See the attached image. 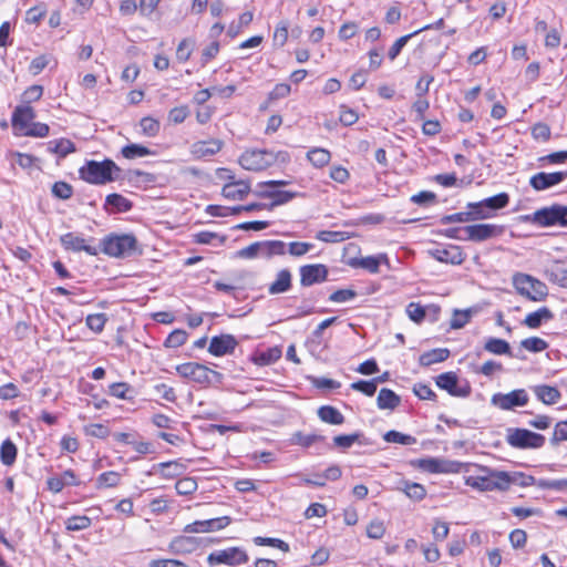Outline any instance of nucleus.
Returning <instances> with one entry per match:
<instances>
[{"label": "nucleus", "mask_w": 567, "mask_h": 567, "mask_svg": "<svg viewBox=\"0 0 567 567\" xmlns=\"http://www.w3.org/2000/svg\"><path fill=\"white\" fill-rule=\"evenodd\" d=\"M121 168L112 161H87L79 169L80 177L93 185H105L118 178Z\"/></svg>", "instance_id": "f257e3e1"}, {"label": "nucleus", "mask_w": 567, "mask_h": 567, "mask_svg": "<svg viewBox=\"0 0 567 567\" xmlns=\"http://www.w3.org/2000/svg\"><path fill=\"white\" fill-rule=\"evenodd\" d=\"M102 251L111 257L126 258L137 251V240L132 234H111L101 241Z\"/></svg>", "instance_id": "f03ea898"}, {"label": "nucleus", "mask_w": 567, "mask_h": 567, "mask_svg": "<svg viewBox=\"0 0 567 567\" xmlns=\"http://www.w3.org/2000/svg\"><path fill=\"white\" fill-rule=\"evenodd\" d=\"M481 475L465 477V485L480 492H505L504 471L481 467Z\"/></svg>", "instance_id": "7ed1b4c3"}, {"label": "nucleus", "mask_w": 567, "mask_h": 567, "mask_svg": "<svg viewBox=\"0 0 567 567\" xmlns=\"http://www.w3.org/2000/svg\"><path fill=\"white\" fill-rule=\"evenodd\" d=\"M506 442L514 449L536 450L545 445L544 435L520 427H509L506 430Z\"/></svg>", "instance_id": "20e7f679"}, {"label": "nucleus", "mask_w": 567, "mask_h": 567, "mask_svg": "<svg viewBox=\"0 0 567 567\" xmlns=\"http://www.w3.org/2000/svg\"><path fill=\"white\" fill-rule=\"evenodd\" d=\"M177 373L185 379L192 380L198 384L207 385L212 383V378L217 381L223 379L221 373L210 370L197 362H186L176 367Z\"/></svg>", "instance_id": "39448f33"}, {"label": "nucleus", "mask_w": 567, "mask_h": 567, "mask_svg": "<svg viewBox=\"0 0 567 567\" xmlns=\"http://www.w3.org/2000/svg\"><path fill=\"white\" fill-rule=\"evenodd\" d=\"M513 284L522 296L534 301L543 300L548 293L545 284L526 274H516Z\"/></svg>", "instance_id": "423d86ee"}, {"label": "nucleus", "mask_w": 567, "mask_h": 567, "mask_svg": "<svg viewBox=\"0 0 567 567\" xmlns=\"http://www.w3.org/2000/svg\"><path fill=\"white\" fill-rule=\"evenodd\" d=\"M505 233V226L496 224H473L462 227L463 240L482 243L497 238Z\"/></svg>", "instance_id": "0eeeda50"}, {"label": "nucleus", "mask_w": 567, "mask_h": 567, "mask_svg": "<svg viewBox=\"0 0 567 567\" xmlns=\"http://www.w3.org/2000/svg\"><path fill=\"white\" fill-rule=\"evenodd\" d=\"M534 223L543 227L548 226H567V206L554 204L549 207H544L534 213Z\"/></svg>", "instance_id": "6e6552de"}, {"label": "nucleus", "mask_w": 567, "mask_h": 567, "mask_svg": "<svg viewBox=\"0 0 567 567\" xmlns=\"http://www.w3.org/2000/svg\"><path fill=\"white\" fill-rule=\"evenodd\" d=\"M248 556L245 550L239 547H229L226 549L215 550L207 557V564L210 567L216 565L239 566L247 563Z\"/></svg>", "instance_id": "1a4fd4ad"}, {"label": "nucleus", "mask_w": 567, "mask_h": 567, "mask_svg": "<svg viewBox=\"0 0 567 567\" xmlns=\"http://www.w3.org/2000/svg\"><path fill=\"white\" fill-rule=\"evenodd\" d=\"M412 465L429 473H458L462 463L457 461H447L435 457L419 458L412 462Z\"/></svg>", "instance_id": "9d476101"}, {"label": "nucleus", "mask_w": 567, "mask_h": 567, "mask_svg": "<svg viewBox=\"0 0 567 567\" xmlns=\"http://www.w3.org/2000/svg\"><path fill=\"white\" fill-rule=\"evenodd\" d=\"M274 158L268 150H247L239 157V164L247 171H262L271 166Z\"/></svg>", "instance_id": "9b49d317"}, {"label": "nucleus", "mask_w": 567, "mask_h": 567, "mask_svg": "<svg viewBox=\"0 0 567 567\" xmlns=\"http://www.w3.org/2000/svg\"><path fill=\"white\" fill-rule=\"evenodd\" d=\"M528 400L527 392L524 389H517L508 393H495L491 403L501 410H512L516 406H525Z\"/></svg>", "instance_id": "f8f14e48"}, {"label": "nucleus", "mask_w": 567, "mask_h": 567, "mask_svg": "<svg viewBox=\"0 0 567 567\" xmlns=\"http://www.w3.org/2000/svg\"><path fill=\"white\" fill-rule=\"evenodd\" d=\"M436 385L449 392V394L458 398H466L471 394V385L467 382L460 383L454 372H445L436 377Z\"/></svg>", "instance_id": "ddd939ff"}, {"label": "nucleus", "mask_w": 567, "mask_h": 567, "mask_svg": "<svg viewBox=\"0 0 567 567\" xmlns=\"http://www.w3.org/2000/svg\"><path fill=\"white\" fill-rule=\"evenodd\" d=\"M299 274L300 285L302 287H310L327 280L328 268L322 264L305 265L299 268Z\"/></svg>", "instance_id": "4468645a"}, {"label": "nucleus", "mask_w": 567, "mask_h": 567, "mask_svg": "<svg viewBox=\"0 0 567 567\" xmlns=\"http://www.w3.org/2000/svg\"><path fill=\"white\" fill-rule=\"evenodd\" d=\"M567 178V171L545 173L540 172L533 175L529 185L537 192L548 189L563 183Z\"/></svg>", "instance_id": "2eb2a0df"}, {"label": "nucleus", "mask_w": 567, "mask_h": 567, "mask_svg": "<svg viewBox=\"0 0 567 567\" xmlns=\"http://www.w3.org/2000/svg\"><path fill=\"white\" fill-rule=\"evenodd\" d=\"M60 243L65 250L74 252L85 251L91 256H96L99 249L86 244V239L75 233H66L60 237Z\"/></svg>", "instance_id": "dca6fc26"}, {"label": "nucleus", "mask_w": 567, "mask_h": 567, "mask_svg": "<svg viewBox=\"0 0 567 567\" xmlns=\"http://www.w3.org/2000/svg\"><path fill=\"white\" fill-rule=\"evenodd\" d=\"M238 342L231 334H220L213 337L208 347V352L215 357L231 354Z\"/></svg>", "instance_id": "f3484780"}, {"label": "nucleus", "mask_w": 567, "mask_h": 567, "mask_svg": "<svg viewBox=\"0 0 567 567\" xmlns=\"http://www.w3.org/2000/svg\"><path fill=\"white\" fill-rule=\"evenodd\" d=\"M231 519L229 516H223L205 520H196L192 524L186 525V533H208L214 530H220L230 524Z\"/></svg>", "instance_id": "a211bd4d"}, {"label": "nucleus", "mask_w": 567, "mask_h": 567, "mask_svg": "<svg viewBox=\"0 0 567 567\" xmlns=\"http://www.w3.org/2000/svg\"><path fill=\"white\" fill-rule=\"evenodd\" d=\"M431 255L441 262L461 265L464 261V255L460 246L449 245L437 247L431 251Z\"/></svg>", "instance_id": "6ab92c4d"}, {"label": "nucleus", "mask_w": 567, "mask_h": 567, "mask_svg": "<svg viewBox=\"0 0 567 567\" xmlns=\"http://www.w3.org/2000/svg\"><path fill=\"white\" fill-rule=\"evenodd\" d=\"M223 147L220 140L210 138L207 141H198L192 144L190 154L196 159L217 154Z\"/></svg>", "instance_id": "aec40b11"}, {"label": "nucleus", "mask_w": 567, "mask_h": 567, "mask_svg": "<svg viewBox=\"0 0 567 567\" xmlns=\"http://www.w3.org/2000/svg\"><path fill=\"white\" fill-rule=\"evenodd\" d=\"M48 488L53 493H60L65 486H78L80 481L72 470H65L60 475L51 476L47 481Z\"/></svg>", "instance_id": "412c9836"}, {"label": "nucleus", "mask_w": 567, "mask_h": 567, "mask_svg": "<svg viewBox=\"0 0 567 567\" xmlns=\"http://www.w3.org/2000/svg\"><path fill=\"white\" fill-rule=\"evenodd\" d=\"M546 277L553 284L567 288V260H555L546 268Z\"/></svg>", "instance_id": "4be33fe9"}, {"label": "nucleus", "mask_w": 567, "mask_h": 567, "mask_svg": "<svg viewBox=\"0 0 567 567\" xmlns=\"http://www.w3.org/2000/svg\"><path fill=\"white\" fill-rule=\"evenodd\" d=\"M34 117L35 113L31 106L20 105L16 107L12 114V125L20 132V134H22L23 131L33 122Z\"/></svg>", "instance_id": "5701e85b"}, {"label": "nucleus", "mask_w": 567, "mask_h": 567, "mask_svg": "<svg viewBox=\"0 0 567 567\" xmlns=\"http://www.w3.org/2000/svg\"><path fill=\"white\" fill-rule=\"evenodd\" d=\"M250 192V185L246 181H234L224 185L221 194L230 200H241Z\"/></svg>", "instance_id": "b1692460"}, {"label": "nucleus", "mask_w": 567, "mask_h": 567, "mask_svg": "<svg viewBox=\"0 0 567 567\" xmlns=\"http://www.w3.org/2000/svg\"><path fill=\"white\" fill-rule=\"evenodd\" d=\"M255 195L260 198H270L272 199L271 204L268 205L269 209L284 205L295 197H297V193L290 190H276V189H260L256 190Z\"/></svg>", "instance_id": "393cba45"}, {"label": "nucleus", "mask_w": 567, "mask_h": 567, "mask_svg": "<svg viewBox=\"0 0 567 567\" xmlns=\"http://www.w3.org/2000/svg\"><path fill=\"white\" fill-rule=\"evenodd\" d=\"M292 286V275L288 269H281L277 272L276 279L269 285V295H280L289 291Z\"/></svg>", "instance_id": "a878e982"}, {"label": "nucleus", "mask_w": 567, "mask_h": 567, "mask_svg": "<svg viewBox=\"0 0 567 567\" xmlns=\"http://www.w3.org/2000/svg\"><path fill=\"white\" fill-rule=\"evenodd\" d=\"M132 203L121 194H110L106 196L104 209L110 214L126 213L131 210Z\"/></svg>", "instance_id": "bb28decb"}, {"label": "nucleus", "mask_w": 567, "mask_h": 567, "mask_svg": "<svg viewBox=\"0 0 567 567\" xmlns=\"http://www.w3.org/2000/svg\"><path fill=\"white\" fill-rule=\"evenodd\" d=\"M199 542L196 537L178 536L169 543V550L174 554H188L197 549Z\"/></svg>", "instance_id": "cd10ccee"}, {"label": "nucleus", "mask_w": 567, "mask_h": 567, "mask_svg": "<svg viewBox=\"0 0 567 567\" xmlns=\"http://www.w3.org/2000/svg\"><path fill=\"white\" fill-rule=\"evenodd\" d=\"M533 392L539 401L547 405L557 403L561 398L557 388L546 384L535 385Z\"/></svg>", "instance_id": "c85d7f7f"}, {"label": "nucleus", "mask_w": 567, "mask_h": 567, "mask_svg": "<svg viewBox=\"0 0 567 567\" xmlns=\"http://www.w3.org/2000/svg\"><path fill=\"white\" fill-rule=\"evenodd\" d=\"M154 472H159L164 478H174L186 471V466L178 461L158 463L153 466Z\"/></svg>", "instance_id": "c756f323"}, {"label": "nucleus", "mask_w": 567, "mask_h": 567, "mask_svg": "<svg viewBox=\"0 0 567 567\" xmlns=\"http://www.w3.org/2000/svg\"><path fill=\"white\" fill-rule=\"evenodd\" d=\"M440 307L435 305H431L427 307H423L417 302H410L406 306V315L408 317L416 322L420 323L425 318L426 311H431L434 316H436L440 312Z\"/></svg>", "instance_id": "7c9ffc66"}, {"label": "nucleus", "mask_w": 567, "mask_h": 567, "mask_svg": "<svg viewBox=\"0 0 567 567\" xmlns=\"http://www.w3.org/2000/svg\"><path fill=\"white\" fill-rule=\"evenodd\" d=\"M505 491L511 485H517L520 487L532 486L535 483V478L532 475L524 474L522 472H504Z\"/></svg>", "instance_id": "2f4dec72"}, {"label": "nucleus", "mask_w": 567, "mask_h": 567, "mask_svg": "<svg viewBox=\"0 0 567 567\" xmlns=\"http://www.w3.org/2000/svg\"><path fill=\"white\" fill-rule=\"evenodd\" d=\"M553 312L547 307H543L528 313L524 319V324L530 329H537L543 322L553 319Z\"/></svg>", "instance_id": "473e14b6"}, {"label": "nucleus", "mask_w": 567, "mask_h": 567, "mask_svg": "<svg viewBox=\"0 0 567 567\" xmlns=\"http://www.w3.org/2000/svg\"><path fill=\"white\" fill-rule=\"evenodd\" d=\"M287 254V243L282 240H262L261 257L271 258Z\"/></svg>", "instance_id": "72a5a7b5"}, {"label": "nucleus", "mask_w": 567, "mask_h": 567, "mask_svg": "<svg viewBox=\"0 0 567 567\" xmlns=\"http://www.w3.org/2000/svg\"><path fill=\"white\" fill-rule=\"evenodd\" d=\"M319 419L328 424L340 425L344 422L342 413L331 405H322L318 410Z\"/></svg>", "instance_id": "f704fd0d"}, {"label": "nucleus", "mask_w": 567, "mask_h": 567, "mask_svg": "<svg viewBox=\"0 0 567 567\" xmlns=\"http://www.w3.org/2000/svg\"><path fill=\"white\" fill-rule=\"evenodd\" d=\"M400 396L392 390L385 388L380 390L377 399L378 408L381 410H393L400 404Z\"/></svg>", "instance_id": "c9c22d12"}, {"label": "nucleus", "mask_w": 567, "mask_h": 567, "mask_svg": "<svg viewBox=\"0 0 567 567\" xmlns=\"http://www.w3.org/2000/svg\"><path fill=\"white\" fill-rule=\"evenodd\" d=\"M450 357V351L447 349H433L431 351L424 352L420 357L421 365L429 367L434 363L443 362Z\"/></svg>", "instance_id": "e433bc0d"}, {"label": "nucleus", "mask_w": 567, "mask_h": 567, "mask_svg": "<svg viewBox=\"0 0 567 567\" xmlns=\"http://www.w3.org/2000/svg\"><path fill=\"white\" fill-rule=\"evenodd\" d=\"M307 158L315 167L320 168L330 162L331 153L326 148L315 147L307 153Z\"/></svg>", "instance_id": "4c0bfd02"}, {"label": "nucleus", "mask_w": 567, "mask_h": 567, "mask_svg": "<svg viewBox=\"0 0 567 567\" xmlns=\"http://www.w3.org/2000/svg\"><path fill=\"white\" fill-rule=\"evenodd\" d=\"M484 349L489 353L502 355H512L509 343L503 339L489 338L484 344Z\"/></svg>", "instance_id": "58836bf2"}, {"label": "nucleus", "mask_w": 567, "mask_h": 567, "mask_svg": "<svg viewBox=\"0 0 567 567\" xmlns=\"http://www.w3.org/2000/svg\"><path fill=\"white\" fill-rule=\"evenodd\" d=\"M466 208L468 209L471 221L488 219V218L494 217L492 212L485 207V204L483 203V200L468 203L466 205Z\"/></svg>", "instance_id": "ea45409f"}, {"label": "nucleus", "mask_w": 567, "mask_h": 567, "mask_svg": "<svg viewBox=\"0 0 567 567\" xmlns=\"http://www.w3.org/2000/svg\"><path fill=\"white\" fill-rule=\"evenodd\" d=\"M122 155L127 159H135L138 157H145L150 155H154L155 152L150 150L146 146L140 145V144H128L125 145L122 151Z\"/></svg>", "instance_id": "a19ab883"}, {"label": "nucleus", "mask_w": 567, "mask_h": 567, "mask_svg": "<svg viewBox=\"0 0 567 567\" xmlns=\"http://www.w3.org/2000/svg\"><path fill=\"white\" fill-rule=\"evenodd\" d=\"M17 453V446L10 439H7L2 442L0 446V460L2 464L7 466L12 465L16 462Z\"/></svg>", "instance_id": "79ce46f5"}, {"label": "nucleus", "mask_w": 567, "mask_h": 567, "mask_svg": "<svg viewBox=\"0 0 567 567\" xmlns=\"http://www.w3.org/2000/svg\"><path fill=\"white\" fill-rule=\"evenodd\" d=\"M403 487L401 488L405 495L416 502H420L425 498L426 489L422 484L405 481L402 483Z\"/></svg>", "instance_id": "37998d69"}, {"label": "nucleus", "mask_w": 567, "mask_h": 567, "mask_svg": "<svg viewBox=\"0 0 567 567\" xmlns=\"http://www.w3.org/2000/svg\"><path fill=\"white\" fill-rule=\"evenodd\" d=\"M485 207L488 208L495 216L498 209L506 207L509 203V196L507 193H499L495 196L482 199Z\"/></svg>", "instance_id": "c03bdc74"}, {"label": "nucleus", "mask_w": 567, "mask_h": 567, "mask_svg": "<svg viewBox=\"0 0 567 567\" xmlns=\"http://www.w3.org/2000/svg\"><path fill=\"white\" fill-rule=\"evenodd\" d=\"M92 525V519L85 515H74L65 520V528L70 532L87 529Z\"/></svg>", "instance_id": "a18cd8bd"}, {"label": "nucleus", "mask_w": 567, "mask_h": 567, "mask_svg": "<svg viewBox=\"0 0 567 567\" xmlns=\"http://www.w3.org/2000/svg\"><path fill=\"white\" fill-rule=\"evenodd\" d=\"M121 482V474L114 471L104 472L99 475L96 478V487L99 489L101 488H107V487H115Z\"/></svg>", "instance_id": "49530a36"}, {"label": "nucleus", "mask_w": 567, "mask_h": 567, "mask_svg": "<svg viewBox=\"0 0 567 567\" xmlns=\"http://www.w3.org/2000/svg\"><path fill=\"white\" fill-rule=\"evenodd\" d=\"M49 150L53 153L59 154L60 156L64 157L69 155L70 153L75 151L74 144L66 138H61L56 141H51L49 143Z\"/></svg>", "instance_id": "de8ad7c7"}, {"label": "nucleus", "mask_w": 567, "mask_h": 567, "mask_svg": "<svg viewBox=\"0 0 567 567\" xmlns=\"http://www.w3.org/2000/svg\"><path fill=\"white\" fill-rule=\"evenodd\" d=\"M383 440L389 443H398L402 445H412L416 443V439L409 434L391 430L383 435Z\"/></svg>", "instance_id": "09e8293b"}, {"label": "nucleus", "mask_w": 567, "mask_h": 567, "mask_svg": "<svg viewBox=\"0 0 567 567\" xmlns=\"http://www.w3.org/2000/svg\"><path fill=\"white\" fill-rule=\"evenodd\" d=\"M223 245L226 241L225 236H220L216 233L204 230L194 235V241L202 245H215V241Z\"/></svg>", "instance_id": "8fccbe9b"}, {"label": "nucleus", "mask_w": 567, "mask_h": 567, "mask_svg": "<svg viewBox=\"0 0 567 567\" xmlns=\"http://www.w3.org/2000/svg\"><path fill=\"white\" fill-rule=\"evenodd\" d=\"M520 347L529 352L538 353L546 350L548 348V343L542 338L530 337L522 340Z\"/></svg>", "instance_id": "3c124183"}, {"label": "nucleus", "mask_w": 567, "mask_h": 567, "mask_svg": "<svg viewBox=\"0 0 567 567\" xmlns=\"http://www.w3.org/2000/svg\"><path fill=\"white\" fill-rule=\"evenodd\" d=\"M107 322L105 313H93L85 318V323L90 330L95 333H101Z\"/></svg>", "instance_id": "603ef678"}, {"label": "nucleus", "mask_w": 567, "mask_h": 567, "mask_svg": "<svg viewBox=\"0 0 567 567\" xmlns=\"http://www.w3.org/2000/svg\"><path fill=\"white\" fill-rule=\"evenodd\" d=\"M197 487V481L189 476L178 480L175 484V489L179 495H192Z\"/></svg>", "instance_id": "864d4df0"}, {"label": "nucleus", "mask_w": 567, "mask_h": 567, "mask_svg": "<svg viewBox=\"0 0 567 567\" xmlns=\"http://www.w3.org/2000/svg\"><path fill=\"white\" fill-rule=\"evenodd\" d=\"M313 248V244L303 241H291L287 244V254L292 257H302Z\"/></svg>", "instance_id": "5fc2aeb1"}, {"label": "nucleus", "mask_w": 567, "mask_h": 567, "mask_svg": "<svg viewBox=\"0 0 567 567\" xmlns=\"http://www.w3.org/2000/svg\"><path fill=\"white\" fill-rule=\"evenodd\" d=\"M141 130L144 135L153 137L159 132V122L151 116L143 117L140 122Z\"/></svg>", "instance_id": "6e6d98bb"}, {"label": "nucleus", "mask_w": 567, "mask_h": 567, "mask_svg": "<svg viewBox=\"0 0 567 567\" xmlns=\"http://www.w3.org/2000/svg\"><path fill=\"white\" fill-rule=\"evenodd\" d=\"M377 386H378V379H372L370 381L360 380V381L353 382L351 384V389L362 392L363 394H365L368 396H372L375 393Z\"/></svg>", "instance_id": "4d7b16f0"}, {"label": "nucleus", "mask_w": 567, "mask_h": 567, "mask_svg": "<svg viewBox=\"0 0 567 567\" xmlns=\"http://www.w3.org/2000/svg\"><path fill=\"white\" fill-rule=\"evenodd\" d=\"M289 22L287 20L280 21L274 32V43L278 47H284L288 40Z\"/></svg>", "instance_id": "13d9d810"}, {"label": "nucleus", "mask_w": 567, "mask_h": 567, "mask_svg": "<svg viewBox=\"0 0 567 567\" xmlns=\"http://www.w3.org/2000/svg\"><path fill=\"white\" fill-rule=\"evenodd\" d=\"M281 357V349L278 347L270 348L265 352L259 353L257 358V363L261 365H268L275 363Z\"/></svg>", "instance_id": "bf43d9fd"}, {"label": "nucleus", "mask_w": 567, "mask_h": 567, "mask_svg": "<svg viewBox=\"0 0 567 567\" xmlns=\"http://www.w3.org/2000/svg\"><path fill=\"white\" fill-rule=\"evenodd\" d=\"M319 441H323V436L318 434H303L301 432H297L292 436V442L303 447H309Z\"/></svg>", "instance_id": "052dcab7"}, {"label": "nucleus", "mask_w": 567, "mask_h": 567, "mask_svg": "<svg viewBox=\"0 0 567 567\" xmlns=\"http://www.w3.org/2000/svg\"><path fill=\"white\" fill-rule=\"evenodd\" d=\"M49 126L44 123L32 122L21 135L33 137H45L49 134Z\"/></svg>", "instance_id": "680f3d73"}, {"label": "nucleus", "mask_w": 567, "mask_h": 567, "mask_svg": "<svg viewBox=\"0 0 567 567\" xmlns=\"http://www.w3.org/2000/svg\"><path fill=\"white\" fill-rule=\"evenodd\" d=\"M52 194L60 199H69L73 195V188L65 182H55L52 186Z\"/></svg>", "instance_id": "e2e57ef3"}, {"label": "nucleus", "mask_w": 567, "mask_h": 567, "mask_svg": "<svg viewBox=\"0 0 567 567\" xmlns=\"http://www.w3.org/2000/svg\"><path fill=\"white\" fill-rule=\"evenodd\" d=\"M194 45L195 42L190 39H184L181 41L176 50L177 60L181 62H186L190 58Z\"/></svg>", "instance_id": "0e129e2a"}, {"label": "nucleus", "mask_w": 567, "mask_h": 567, "mask_svg": "<svg viewBox=\"0 0 567 567\" xmlns=\"http://www.w3.org/2000/svg\"><path fill=\"white\" fill-rule=\"evenodd\" d=\"M237 256L244 259L261 257V241H256L237 251Z\"/></svg>", "instance_id": "69168bd1"}, {"label": "nucleus", "mask_w": 567, "mask_h": 567, "mask_svg": "<svg viewBox=\"0 0 567 567\" xmlns=\"http://www.w3.org/2000/svg\"><path fill=\"white\" fill-rule=\"evenodd\" d=\"M187 340V333L184 330H174L165 340V346L168 348H178Z\"/></svg>", "instance_id": "338daca9"}, {"label": "nucleus", "mask_w": 567, "mask_h": 567, "mask_svg": "<svg viewBox=\"0 0 567 567\" xmlns=\"http://www.w3.org/2000/svg\"><path fill=\"white\" fill-rule=\"evenodd\" d=\"M563 441H567V421H560L555 425L554 433L550 439V443L554 446L558 445Z\"/></svg>", "instance_id": "774afa93"}]
</instances>
